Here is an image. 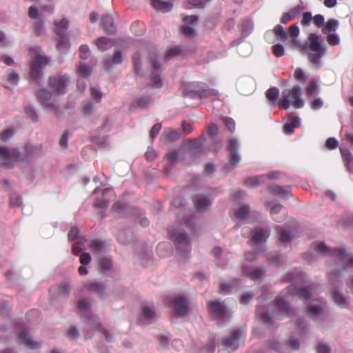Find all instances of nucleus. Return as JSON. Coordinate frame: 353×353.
Listing matches in <instances>:
<instances>
[{
    "label": "nucleus",
    "mask_w": 353,
    "mask_h": 353,
    "mask_svg": "<svg viewBox=\"0 0 353 353\" xmlns=\"http://www.w3.org/2000/svg\"><path fill=\"white\" fill-rule=\"evenodd\" d=\"M314 250L316 252L321 254L323 256H332L342 263L341 271L331 272L329 274V279L334 281L335 279L341 276L343 272L346 270L347 267L353 268V257H347L345 250L343 248L331 249L328 248L323 242L314 243Z\"/></svg>",
    "instance_id": "f257e3e1"
},
{
    "label": "nucleus",
    "mask_w": 353,
    "mask_h": 353,
    "mask_svg": "<svg viewBox=\"0 0 353 353\" xmlns=\"http://www.w3.org/2000/svg\"><path fill=\"white\" fill-rule=\"evenodd\" d=\"M287 292H283L276 299V305L278 308L284 312L287 316L294 315V310H291L288 301L290 296L296 295L301 299L309 300L310 299L311 286L307 285L304 287H296L295 285H290Z\"/></svg>",
    "instance_id": "f03ea898"
},
{
    "label": "nucleus",
    "mask_w": 353,
    "mask_h": 353,
    "mask_svg": "<svg viewBox=\"0 0 353 353\" xmlns=\"http://www.w3.org/2000/svg\"><path fill=\"white\" fill-rule=\"evenodd\" d=\"M22 150L19 148H0V161L7 168H12L16 163L28 161L32 157V147L26 146Z\"/></svg>",
    "instance_id": "7ed1b4c3"
},
{
    "label": "nucleus",
    "mask_w": 353,
    "mask_h": 353,
    "mask_svg": "<svg viewBox=\"0 0 353 353\" xmlns=\"http://www.w3.org/2000/svg\"><path fill=\"white\" fill-rule=\"evenodd\" d=\"M304 103L301 98V88L299 85H294L290 89L282 91L278 105L285 110H288L290 106L299 109L303 107Z\"/></svg>",
    "instance_id": "20e7f679"
},
{
    "label": "nucleus",
    "mask_w": 353,
    "mask_h": 353,
    "mask_svg": "<svg viewBox=\"0 0 353 353\" xmlns=\"http://www.w3.org/2000/svg\"><path fill=\"white\" fill-rule=\"evenodd\" d=\"M307 39L309 41V49L314 52H309L307 54V59L311 63L319 65L321 59L326 53V49L320 42V37L316 34H310Z\"/></svg>",
    "instance_id": "39448f33"
},
{
    "label": "nucleus",
    "mask_w": 353,
    "mask_h": 353,
    "mask_svg": "<svg viewBox=\"0 0 353 353\" xmlns=\"http://www.w3.org/2000/svg\"><path fill=\"white\" fill-rule=\"evenodd\" d=\"M69 83L70 77L66 74L51 76L48 79V87L58 94H65Z\"/></svg>",
    "instance_id": "423d86ee"
},
{
    "label": "nucleus",
    "mask_w": 353,
    "mask_h": 353,
    "mask_svg": "<svg viewBox=\"0 0 353 353\" xmlns=\"http://www.w3.org/2000/svg\"><path fill=\"white\" fill-rule=\"evenodd\" d=\"M50 63V59L43 54H38L33 59L30 67V77L39 79L43 75L42 69Z\"/></svg>",
    "instance_id": "0eeeda50"
},
{
    "label": "nucleus",
    "mask_w": 353,
    "mask_h": 353,
    "mask_svg": "<svg viewBox=\"0 0 353 353\" xmlns=\"http://www.w3.org/2000/svg\"><path fill=\"white\" fill-rule=\"evenodd\" d=\"M166 301L172 305L176 316H184L188 313V303L185 296L179 295L174 299L168 297Z\"/></svg>",
    "instance_id": "6e6552de"
},
{
    "label": "nucleus",
    "mask_w": 353,
    "mask_h": 353,
    "mask_svg": "<svg viewBox=\"0 0 353 353\" xmlns=\"http://www.w3.org/2000/svg\"><path fill=\"white\" fill-rule=\"evenodd\" d=\"M155 320V312L153 307L148 303L141 305V314L138 321L140 325L152 323Z\"/></svg>",
    "instance_id": "1a4fd4ad"
},
{
    "label": "nucleus",
    "mask_w": 353,
    "mask_h": 353,
    "mask_svg": "<svg viewBox=\"0 0 353 353\" xmlns=\"http://www.w3.org/2000/svg\"><path fill=\"white\" fill-rule=\"evenodd\" d=\"M241 337V332L239 330H234L231 332L228 337H225L221 340L223 346L235 350L239 347V341Z\"/></svg>",
    "instance_id": "9d476101"
},
{
    "label": "nucleus",
    "mask_w": 353,
    "mask_h": 353,
    "mask_svg": "<svg viewBox=\"0 0 353 353\" xmlns=\"http://www.w3.org/2000/svg\"><path fill=\"white\" fill-rule=\"evenodd\" d=\"M192 94L191 97L194 98L198 97L199 99L210 98L212 100H215L219 98V94L218 90L212 88L199 89L190 91Z\"/></svg>",
    "instance_id": "9b49d317"
},
{
    "label": "nucleus",
    "mask_w": 353,
    "mask_h": 353,
    "mask_svg": "<svg viewBox=\"0 0 353 353\" xmlns=\"http://www.w3.org/2000/svg\"><path fill=\"white\" fill-rule=\"evenodd\" d=\"M251 241L254 243L265 242L270 234V229L269 228L258 227L254 228L252 232Z\"/></svg>",
    "instance_id": "f8f14e48"
},
{
    "label": "nucleus",
    "mask_w": 353,
    "mask_h": 353,
    "mask_svg": "<svg viewBox=\"0 0 353 353\" xmlns=\"http://www.w3.org/2000/svg\"><path fill=\"white\" fill-rule=\"evenodd\" d=\"M239 145L237 141L232 139L229 141L228 151L229 152V162L232 165H236L240 161V156L237 153Z\"/></svg>",
    "instance_id": "ddd939ff"
},
{
    "label": "nucleus",
    "mask_w": 353,
    "mask_h": 353,
    "mask_svg": "<svg viewBox=\"0 0 353 353\" xmlns=\"http://www.w3.org/2000/svg\"><path fill=\"white\" fill-rule=\"evenodd\" d=\"M28 335L29 332L27 328L23 327L19 333L18 339L21 343H23L28 348L32 350L39 349L41 347V344L39 342L33 341Z\"/></svg>",
    "instance_id": "4468645a"
},
{
    "label": "nucleus",
    "mask_w": 353,
    "mask_h": 353,
    "mask_svg": "<svg viewBox=\"0 0 353 353\" xmlns=\"http://www.w3.org/2000/svg\"><path fill=\"white\" fill-rule=\"evenodd\" d=\"M208 305L210 312L216 316L223 319L227 316L226 307L219 301H210Z\"/></svg>",
    "instance_id": "2eb2a0df"
},
{
    "label": "nucleus",
    "mask_w": 353,
    "mask_h": 353,
    "mask_svg": "<svg viewBox=\"0 0 353 353\" xmlns=\"http://www.w3.org/2000/svg\"><path fill=\"white\" fill-rule=\"evenodd\" d=\"M172 238L176 243L178 249L184 248L187 252L190 250V241L184 231L179 232L172 234Z\"/></svg>",
    "instance_id": "dca6fc26"
},
{
    "label": "nucleus",
    "mask_w": 353,
    "mask_h": 353,
    "mask_svg": "<svg viewBox=\"0 0 353 353\" xmlns=\"http://www.w3.org/2000/svg\"><path fill=\"white\" fill-rule=\"evenodd\" d=\"M242 272L243 274L253 281L261 279L263 274V270L260 268H252L246 265L242 267Z\"/></svg>",
    "instance_id": "f3484780"
},
{
    "label": "nucleus",
    "mask_w": 353,
    "mask_h": 353,
    "mask_svg": "<svg viewBox=\"0 0 353 353\" xmlns=\"http://www.w3.org/2000/svg\"><path fill=\"white\" fill-rule=\"evenodd\" d=\"M193 202L198 211L203 212L211 205V201L203 195L195 196Z\"/></svg>",
    "instance_id": "a211bd4d"
},
{
    "label": "nucleus",
    "mask_w": 353,
    "mask_h": 353,
    "mask_svg": "<svg viewBox=\"0 0 353 353\" xmlns=\"http://www.w3.org/2000/svg\"><path fill=\"white\" fill-rule=\"evenodd\" d=\"M57 48L61 53H65L70 47V40L68 34L57 35Z\"/></svg>",
    "instance_id": "6ab92c4d"
},
{
    "label": "nucleus",
    "mask_w": 353,
    "mask_h": 353,
    "mask_svg": "<svg viewBox=\"0 0 353 353\" xmlns=\"http://www.w3.org/2000/svg\"><path fill=\"white\" fill-rule=\"evenodd\" d=\"M169 1L152 0V6L163 12H167L172 9V3Z\"/></svg>",
    "instance_id": "aec40b11"
},
{
    "label": "nucleus",
    "mask_w": 353,
    "mask_h": 353,
    "mask_svg": "<svg viewBox=\"0 0 353 353\" xmlns=\"http://www.w3.org/2000/svg\"><path fill=\"white\" fill-rule=\"evenodd\" d=\"M100 25L107 33H114L115 32L113 19L110 15L103 16Z\"/></svg>",
    "instance_id": "412c9836"
},
{
    "label": "nucleus",
    "mask_w": 353,
    "mask_h": 353,
    "mask_svg": "<svg viewBox=\"0 0 353 353\" xmlns=\"http://www.w3.org/2000/svg\"><path fill=\"white\" fill-rule=\"evenodd\" d=\"M300 125V119L299 117H292L288 122L283 126V132L286 134H291L294 132V128Z\"/></svg>",
    "instance_id": "4be33fe9"
},
{
    "label": "nucleus",
    "mask_w": 353,
    "mask_h": 353,
    "mask_svg": "<svg viewBox=\"0 0 353 353\" xmlns=\"http://www.w3.org/2000/svg\"><path fill=\"white\" fill-rule=\"evenodd\" d=\"M54 26L56 29L54 33L57 35H61L67 34L66 31L69 28V21L66 19H62L61 20H55Z\"/></svg>",
    "instance_id": "5701e85b"
},
{
    "label": "nucleus",
    "mask_w": 353,
    "mask_h": 353,
    "mask_svg": "<svg viewBox=\"0 0 353 353\" xmlns=\"http://www.w3.org/2000/svg\"><path fill=\"white\" fill-rule=\"evenodd\" d=\"M272 191L283 199H287L292 196L290 186L274 185L272 188Z\"/></svg>",
    "instance_id": "b1692460"
},
{
    "label": "nucleus",
    "mask_w": 353,
    "mask_h": 353,
    "mask_svg": "<svg viewBox=\"0 0 353 353\" xmlns=\"http://www.w3.org/2000/svg\"><path fill=\"white\" fill-rule=\"evenodd\" d=\"M339 26V22L335 19H328L322 28V32L324 34H329L331 32H335Z\"/></svg>",
    "instance_id": "393cba45"
},
{
    "label": "nucleus",
    "mask_w": 353,
    "mask_h": 353,
    "mask_svg": "<svg viewBox=\"0 0 353 353\" xmlns=\"http://www.w3.org/2000/svg\"><path fill=\"white\" fill-rule=\"evenodd\" d=\"M343 161L345 167L348 169L353 165V155L348 149L340 148Z\"/></svg>",
    "instance_id": "a878e982"
},
{
    "label": "nucleus",
    "mask_w": 353,
    "mask_h": 353,
    "mask_svg": "<svg viewBox=\"0 0 353 353\" xmlns=\"http://www.w3.org/2000/svg\"><path fill=\"white\" fill-rule=\"evenodd\" d=\"M240 280L238 279H232L230 283H221L219 288V292L223 295L231 293L233 286L238 285Z\"/></svg>",
    "instance_id": "bb28decb"
},
{
    "label": "nucleus",
    "mask_w": 353,
    "mask_h": 353,
    "mask_svg": "<svg viewBox=\"0 0 353 353\" xmlns=\"http://www.w3.org/2000/svg\"><path fill=\"white\" fill-rule=\"evenodd\" d=\"M4 79L13 85H17L19 81V75L14 70L10 69L7 71Z\"/></svg>",
    "instance_id": "cd10ccee"
},
{
    "label": "nucleus",
    "mask_w": 353,
    "mask_h": 353,
    "mask_svg": "<svg viewBox=\"0 0 353 353\" xmlns=\"http://www.w3.org/2000/svg\"><path fill=\"white\" fill-rule=\"evenodd\" d=\"M36 97L38 102L42 105L51 99L52 94L46 89H41L37 92Z\"/></svg>",
    "instance_id": "c85d7f7f"
},
{
    "label": "nucleus",
    "mask_w": 353,
    "mask_h": 353,
    "mask_svg": "<svg viewBox=\"0 0 353 353\" xmlns=\"http://www.w3.org/2000/svg\"><path fill=\"white\" fill-rule=\"evenodd\" d=\"M87 289L92 292L102 295L105 289V286L97 282H91L86 284Z\"/></svg>",
    "instance_id": "c756f323"
},
{
    "label": "nucleus",
    "mask_w": 353,
    "mask_h": 353,
    "mask_svg": "<svg viewBox=\"0 0 353 353\" xmlns=\"http://www.w3.org/2000/svg\"><path fill=\"white\" fill-rule=\"evenodd\" d=\"M98 49L101 51H105L112 46L111 41L109 39L101 37L97 39L95 42Z\"/></svg>",
    "instance_id": "7c9ffc66"
},
{
    "label": "nucleus",
    "mask_w": 353,
    "mask_h": 353,
    "mask_svg": "<svg viewBox=\"0 0 353 353\" xmlns=\"http://www.w3.org/2000/svg\"><path fill=\"white\" fill-rule=\"evenodd\" d=\"M276 38L281 41H285L288 39V32L284 30V28L281 25H276L273 29Z\"/></svg>",
    "instance_id": "2f4dec72"
},
{
    "label": "nucleus",
    "mask_w": 353,
    "mask_h": 353,
    "mask_svg": "<svg viewBox=\"0 0 353 353\" xmlns=\"http://www.w3.org/2000/svg\"><path fill=\"white\" fill-rule=\"evenodd\" d=\"M265 179V176L264 175L248 177L245 180V184L251 187H256L262 183Z\"/></svg>",
    "instance_id": "473e14b6"
},
{
    "label": "nucleus",
    "mask_w": 353,
    "mask_h": 353,
    "mask_svg": "<svg viewBox=\"0 0 353 353\" xmlns=\"http://www.w3.org/2000/svg\"><path fill=\"white\" fill-rule=\"evenodd\" d=\"M163 134L165 137L170 141H176L181 137V132L179 131L170 128L165 129Z\"/></svg>",
    "instance_id": "72a5a7b5"
},
{
    "label": "nucleus",
    "mask_w": 353,
    "mask_h": 353,
    "mask_svg": "<svg viewBox=\"0 0 353 353\" xmlns=\"http://www.w3.org/2000/svg\"><path fill=\"white\" fill-rule=\"evenodd\" d=\"M323 314V308L319 305H311L307 309V315L312 319H316Z\"/></svg>",
    "instance_id": "f704fd0d"
},
{
    "label": "nucleus",
    "mask_w": 353,
    "mask_h": 353,
    "mask_svg": "<svg viewBox=\"0 0 353 353\" xmlns=\"http://www.w3.org/2000/svg\"><path fill=\"white\" fill-rule=\"evenodd\" d=\"M294 77L295 80L300 83L304 84L307 80V74L303 72L301 68H297L294 72Z\"/></svg>",
    "instance_id": "c9c22d12"
},
{
    "label": "nucleus",
    "mask_w": 353,
    "mask_h": 353,
    "mask_svg": "<svg viewBox=\"0 0 353 353\" xmlns=\"http://www.w3.org/2000/svg\"><path fill=\"white\" fill-rule=\"evenodd\" d=\"M32 28L33 32L37 37L41 36L46 31L45 23L41 20L36 21Z\"/></svg>",
    "instance_id": "e433bc0d"
},
{
    "label": "nucleus",
    "mask_w": 353,
    "mask_h": 353,
    "mask_svg": "<svg viewBox=\"0 0 353 353\" xmlns=\"http://www.w3.org/2000/svg\"><path fill=\"white\" fill-rule=\"evenodd\" d=\"M249 212V206L247 205H243L240 206L237 212L235 213V216L238 219L244 220L248 217Z\"/></svg>",
    "instance_id": "4c0bfd02"
},
{
    "label": "nucleus",
    "mask_w": 353,
    "mask_h": 353,
    "mask_svg": "<svg viewBox=\"0 0 353 353\" xmlns=\"http://www.w3.org/2000/svg\"><path fill=\"white\" fill-rule=\"evenodd\" d=\"M283 209H284V207L281 204H276L272 207V208L270 209V213L275 221L281 222L283 220V218L279 219L276 216V215L277 214H279V212H281V210Z\"/></svg>",
    "instance_id": "58836bf2"
},
{
    "label": "nucleus",
    "mask_w": 353,
    "mask_h": 353,
    "mask_svg": "<svg viewBox=\"0 0 353 353\" xmlns=\"http://www.w3.org/2000/svg\"><path fill=\"white\" fill-rule=\"evenodd\" d=\"M332 299L334 303L339 306H343L345 305L347 302L345 297L336 290H334L333 292Z\"/></svg>",
    "instance_id": "ea45409f"
},
{
    "label": "nucleus",
    "mask_w": 353,
    "mask_h": 353,
    "mask_svg": "<svg viewBox=\"0 0 353 353\" xmlns=\"http://www.w3.org/2000/svg\"><path fill=\"white\" fill-rule=\"evenodd\" d=\"M279 90L276 87L269 88L265 92L266 98L271 101H274L279 97Z\"/></svg>",
    "instance_id": "a19ab883"
},
{
    "label": "nucleus",
    "mask_w": 353,
    "mask_h": 353,
    "mask_svg": "<svg viewBox=\"0 0 353 353\" xmlns=\"http://www.w3.org/2000/svg\"><path fill=\"white\" fill-rule=\"evenodd\" d=\"M25 113L27 116H28L33 122H37L38 121V115L35 110L30 105H26L24 108Z\"/></svg>",
    "instance_id": "79ce46f5"
},
{
    "label": "nucleus",
    "mask_w": 353,
    "mask_h": 353,
    "mask_svg": "<svg viewBox=\"0 0 353 353\" xmlns=\"http://www.w3.org/2000/svg\"><path fill=\"white\" fill-rule=\"evenodd\" d=\"M70 292V285L67 281L61 283L58 287V294L59 296H67Z\"/></svg>",
    "instance_id": "37998d69"
},
{
    "label": "nucleus",
    "mask_w": 353,
    "mask_h": 353,
    "mask_svg": "<svg viewBox=\"0 0 353 353\" xmlns=\"http://www.w3.org/2000/svg\"><path fill=\"white\" fill-rule=\"evenodd\" d=\"M81 108L85 115H91L93 112L94 106L90 101H84L81 103Z\"/></svg>",
    "instance_id": "c03bdc74"
},
{
    "label": "nucleus",
    "mask_w": 353,
    "mask_h": 353,
    "mask_svg": "<svg viewBox=\"0 0 353 353\" xmlns=\"http://www.w3.org/2000/svg\"><path fill=\"white\" fill-rule=\"evenodd\" d=\"M14 134L12 128H8L3 130L0 134V139L3 142L8 141Z\"/></svg>",
    "instance_id": "a18cd8bd"
},
{
    "label": "nucleus",
    "mask_w": 353,
    "mask_h": 353,
    "mask_svg": "<svg viewBox=\"0 0 353 353\" xmlns=\"http://www.w3.org/2000/svg\"><path fill=\"white\" fill-rule=\"evenodd\" d=\"M90 95L96 103H100L103 97L101 92L94 87L90 88Z\"/></svg>",
    "instance_id": "49530a36"
},
{
    "label": "nucleus",
    "mask_w": 353,
    "mask_h": 353,
    "mask_svg": "<svg viewBox=\"0 0 353 353\" xmlns=\"http://www.w3.org/2000/svg\"><path fill=\"white\" fill-rule=\"evenodd\" d=\"M90 249L94 252H100L103 248V243L98 239H94L90 244Z\"/></svg>",
    "instance_id": "de8ad7c7"
},
{
    "label": "nucleus",
    "mask_w": 353,
    "mask_h": 353,
    "mask_svg": "<svg viewBox=\"0 0 353 353\" xmlns=\"http://www.w3.org/2000/svg\"><path fill=\"white\" fill-rule=\"evenodd\" d=\"M279 239L282 243L290 242L292 239V236H291L290 232L285 230H280Z\"/></svg>",
    "instance_id": "09e8293b"
},
{
    "label": "nucleus",
    "mask_w": 353,
    "mask_h": 353,
    "mask_svg": "<svg viewBox=\"0 0 353 353\" xmlns=\"http://www.w3.org/2000/svg\"><path fill=\"white\" fill-rule=\"evenodd\" d=\"M318 84L316 81L312 79L309 81L306 88V93L307 95H312L317 90Z\"/></svg>",
    "instance_id": "8fccbe9b"
},
{
    "label": "nucleus",
    "mask_w": 353,
    "mask_h": 353,
    "mask_svg": "<svg viewBox=\"0 0 353 353\" xmlns=\"http://www.w3.org/2000/svg\"><path fill=\"white\" fill-rule=\"evenodd\" d=\"M323 105V100L319 98L316 97L314 98L310 103V107L313 110H317L321 109Z\"/></svg>",
    "instance_id": "3c124183"
},
{
    "label": "nucleus",
    "mask_w": 353,
    "mask_h": 353,
    "mask_svg": "<svg viewBox=\"0 0 353 353\" xmlns=\"http://www.w3.org/2000/svg\"><path fill=\"white\" fill-rule=\"evenodd\" d=\"M133 64H134V70L137 74L141 70V54L139 53H135L133 56Z\"/></svg>",
    "instance_id": "603ef678"
},
{
    "label": "nucleus",
    "mask_w": 353,
    "mask_h": 353,
    "mask_svg": "<svg viewBox=\"0 0 353 353\" xmlns=\"http://www.w3.org/2000/svg\"><path fill=\"white\" fill-rule=\"evenodd\" d=\"M22 201L21 196L17 195V194H12L10 196V204L12 207H20L21 205Z\"/></svg>",
    "instance_id": "864d4df0"
},
{
    "label": "nucleus",
    "mask_w": 353,
    "mask_h": 353,
    "mask_svg": "<svg viewBox=\"0 0 353 353\" xmlns=\"http://www.w3.org/2000/svg\"><path fill=\"white\" fill-rule=\"evenodd\" d=\"M222 120L228 130L233 132L235 130V122L234 119L230 117H223Z\"/></svg>",
    "instance_id": "5fc2aeb1"
},
{
    "label": "nucleus",
    "mask_w": 353,
    "mask_h": 353,
    "mask_svg": "<svg viewBox=\"0 0 353 353\" xmlns=\"http://www.w3.org/2000/svg\"><path fill=\"white\" fill-rule=\"evenodd\" d=\"M313 19L312 13L310 12H305L303 14V17L301 21V24L303 26H307L310 24L311 21Z\"/></svg>",
    "instance_id": "6e6d98bb"
},
{
    "label": "nucleus",
    "mask_w": 353,
    "mask_h": 353,
    "mask_svg": "<svg viewBox=\"0 0 353 353\" xmlns=\"http://www.w3.org/2000/svg\"><path fill=\"white\" fill-rule=\"evenodd\" d=\"M140 26H143V23L140 22H134L131 25L130 29L136 36H140L144 33L143 28H141L139 30H137V28Z\"/></svg>",
    "instance_id": "4d7b16f0"
},
{
    "label": "nucleus",
    "mask_w": 353,
    "mask_h": 353,
    "mask_svg": "<svg viewBox=\"0 0 353 353\" xmlns=\"http://www.w3.org/2000/svg\"><path fill=\"white\" fill-rule=\"evenodd\" d=\"M99 265L103 270H110L112 267V261L107 257H102L100 260Z\"/></svg>",
    "instance_id": "13d9d810"
},
{
    "label": "nucleus",
    "mask_w": 353,
    "mask_h": 353,
    "mask_svg": "<svg viewBox=\"0 0 353 353\" xmlns=\"http://www.w3.org/2000/svg\"><path fill=\"white\" fill-rule=\"evenodd\" d=\"M272 52L276 57H280L284 54V48L281 44H276L272 46Z\"/></svg>",
    "instance_id": "bf43d9fd"
},
{
    "label": "nucleus",
    "mask_w": 353,
    "mask_h": 353,
    "mask_svg": "<svg viewBox=\"0 0 353 353\" xmlns=\"http://www.w3.org/2000/svg\"><path fill=\"white\" fill-rule=\"evenodd\" d=\"M288 32L291 37L293 38V39H295L296 37L299 34V28L297 26V24L294 23L291 25L288 28Z\"/></svg>",
    "instance_id": "052dcab7"
},
{
    "label": "nucleus",
    "mask_w": 353,
    "mask_h": 353,
    "mask_svg": "<svg viewBox=\"0 0 353 353\" xmlns=\"http://www.w3.org/2000/svg\"><path fill=\"white\" fill-rule=\"evenodd\" d=\"M219 130L216 124L210 123L207 128V133L209 136L214 137L218 134Z\"/></svg>",
    "instance_id": "680f3d73"
},
{
    "label": "nucleus",
    "mask_w": 353,
    "mask_h": 353,
    "mask_svg": "<svg viewBox=\"0 0 353 353\" xmlns=\"http://www.w3.org/2000/svg\"><path fill=\"white\" fill-rule=\"evenodd\" d=\"M123 61V55L121 51L117 50L114 52L112 57L111 62L113 64H120Z\"/></svg>",
    "instance_id": "e2e57ef3"
},
{
    "label": "nucleus",
    "mask_w": 353,
    "mask_h": 353,
    "mask_svg": "<svg viewBox=\"0 0 353 353\" xmlns=\"http://www.w3.org/2000/svg\"><path fill=\"white\" fill-rule=\"evenodd\" d=\"M79 336V330L75 327H71L68 332V337L71 340H76Z\"/></svg>",
    "instance_id": "0e129e2a"
},
{
    "label": "nucleus",
    "mask_w": 353,
    "mask_h": 353,
    "mask_svg": "<svg viewBox=\"0 0 353 353\" xmlns=\"http://www.w3.org/2000/svg\"><path fill=\"white\" fill-rule=\"evenodd\" d=\"M313 22L318 27V28H323L325 23H324V17L322 14H316L314 17H313Z\"/></svg>",
    "instance_id": "69168bd1"
},
{
    "label": "nucleus",
    "mask_w": 353,
    "mask_h": 353,
    "mask_svg": "<svg viewBox=\"0 0 353 353\" xmlns=\"http://www.w3.org/2000/svg\"><path fill=\"white\" fill-rule=\"evenodd\" d=\"M77 308L81 312H88L89 307L86 300L84 299L79 300L77 303Z\"/></svg>",
    "instance_id": "338daca9"
},
{
    "label": "nucleus",
    "mask_w": 353,
    "mask_h": 353,
    "mask_svg": "<svg viewBox=\"0 0 353 353\" xmlns=\"http://www.w3.org/2000/svg\"><path fill=\"white\" fill-rule=\"evenodd\" d=\"M317 353H330V349L326 343H319L316 346Z\"/></svg>",
    "instance_id": "774afa93"
}]
</instances>
